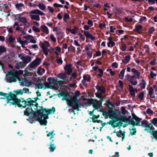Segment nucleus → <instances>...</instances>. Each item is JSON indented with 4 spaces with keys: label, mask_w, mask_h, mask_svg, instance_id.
Returning a JSON list of instances; mask_svg holds the SVG:
<instances>
[{
    "label": "nucleus",
    "mask_w": 157,
    "mask_h": 157,
    "mask_svg": "<svg viewBox=\"0 0 157 157\" xmlns=\"http://www.w3.org/2000/svg\"><path fill=\"white\" fill-rule=\"evenodd\" d=\"M54 140H52V142L50 143V147H49V149H50L49 150L51 152L54 151L56 149V145L54 144V143L52 142L54 141Z\"/></svg>",
    "instance_id": "22"
},
{
    "label": "nucleus",
    "mask_w": 157,
    "mask_h": 157,
    "mask_svg": "<svg viewBox=\"0 0 157 157\" xmlns=\"http://www.w3.org/2000/svg\"><path fill=\"white\" fill-rule=\"evenodd\" d=\"M23 38L27 40L31 39L32 38H33V37L32 36L29 35L27 36H23Z\"/></svg>",
    "instance_id": "53"
},
{
    "label": "nucleus",
    "mask_w": 157,
    "mask_h": 157,
    "mask_svg": "<svg viewBox=\"0 0 157 157\" xmlns=\"http://www.w3.org/2000/svg\"><path fill=\"white\" fill-rule=\"evenodd\" d=\"M48 81L49 82L45 83V85L47 88H53L55 89H58V85L56 84L57 79H55L53 77H49L48 79Z\"/></svg>",
    "instance_id": "5"
},
{
    "label": "nucleus",
    "mask_w": 157,
    "mask_h": 157,
    "mask_svg": "<svg viewBox=\"0 0 157 157\" xmlns=\"http://www.w3.org/2000/svg\"><path fill=\"white\" fill-rule=\"evenodd\" d=\"M12 96L10 98H8L7 99V101L6 103L7 104H8L9 103H11V102H10V101H13L12 102H16L17 101L19 100H21L20 99H19L18 98L17 95L18 94H12Z\"/></svg>",
    "instance_id": "11"
},
{
    "label": "nucleus",
    "mask_w": 157,
    "mask_h": 157,
    "mask_svg": "<svg viewBox=\"0 0 157 157\" xmlns=\"http://www.w3.org/2000/svg\"><path fill=\"white\" fill-rule=\"evenodd\" d=\"M25 67V65L21 62L17 63H15V68L16 69H19L20 68H22Z\"/></svg>",
    "instance_id": "15"
},
{
    "label": "nucleus",
    "mask_w": 157,
    "mask_h": 157,
    "mask_svg": "<svg viewBox=\"0 0 157 157\" xmlns=\"http://www.w3.org/2000/svg\"><path fill=\"white\" fill-rule=\"evenodd\" d=\"M17 77H16V75H15L11 77L10 78H7L6 82L9 83L15 82L17 81Z\"/></svg>",
    "instance_id": "20"
},
{
    "label": "nucleus",
    "mask_w": 157,
    "mask_h": 157,
    "mask_svg": "<svg viewBox=\"0 0 157 157\" xmlns=\"http://www.w3.org/2000/svg\"><path fill=\"white\" fill-rule=\"evenodd\" d=\"M125 132L124 131L122 132L121 130H120L119 132L117 134V136L119 137H121V135H122V136H125Z\"/></svg>",
    "instance_id": "33"
},
{
    "label": "nucleus",
    "mask_w": 157,
    "mask_h": 157,
    "mask_svg": "<svg viewBox=\"0 0 157 157\" xmlns=\"http://www.w3.org/2000/svg\"><path fill=\"white\" fill-rule=\"evenodd\" d=\"M23 60V61L22 62L25 65V64L30 62L31 60V58L30 56H25Z\"/></svg>",
    "instance_id": "19"
},
{
    "label": "nucleus",
    "mask_w": 157,
    "mask_h": 157,
    "mask_svg": "<svg viewBox=\"0 0 157 157\" xmlns=\"http://www.w3.org/2000/svg\"><path fill=\"white\" fill-rule=\"evenodd\" d=\"M115 44V43L113 41H109L107 43V45L109 47H113Z\"/></svg>",
    "instance_id": "46"
},
{
    "label": "nucleus",
    "mask_w": 157,
    "mask_h": 157,
    "mask_svg": "<svg viewBox=\"0 0 157 157\" xmlns=\"http://www.w3.org/2000/svg\"><path fill=\"white\" fill-rule=\"evenodd\" d=\"M95 88L98 91H101V93H104L105 92V88L103 86H99L98 85L95 86Z\"/></svg>",
    "instance_id": "17"
},
{
    "label": "nucleus",
    "mask_w": 157,
    "mask_h": 157,
    "mask_svg": "<svg viewBox=\"0 0 157 157\" xmlns=\"http://www.w3.org/2000/svg\"><path fill=\"white\" fill-rule=\"evenodd\" d=\"M101 112H102V115L104 117H109L110 118H112L111 116H110V113H109V112H107L106 111H103L102 110L101 111Z\"/></svg>",
    "instance_id": "36"
},
{
    "label": "nucleus",
    "mask_w": 157,
    "mask_h": 157,
    "mask_svg": "<svg viewBox=\"0 0 157 157\" xmlns=\"http://www.w3.org/2000/svg\"><path fill=\"white\" fill-rule=\"evenodd\" d=\"M103 93H95V94L97 97L98 98H101V97L102 96V94Z\"/></svg>",
    "instance_id": "54"
},
{
    "label": "nucleus",
    "mask_w": 157,
    "mask_h": 157,
    "mask_svg": "<svg viewBox=\"0 0 157 157\" xmlns=\"http://www.w3.org/2000/svg\"><path fill=\"white\" fill-rule=\"evenodd\" d=\"M87 103L90 105H92V106L94 108L96 109H98L99 107L101 106L102 105V102H101V101L93 98L88 99Z\"/></svg>",
    "instance_id": "6"
},
{
    "label": "nucleus",
    "mask_w": 157,
    "mask_h": 157,
    "mask_svg": "<svg viewBox=\"0 0 157 157\" xmlns=\"http://www.w3.org/2000/svg\"><path fill=\"white\" fill-rule=\"evenodd\" d=\"M53 6L55 7H61L62 8L63 7V6L60 4H58L57 3H55L53 4Z\"/></svg>",
    "instance_id": "63"
},
{
    "label": "nucleus",
    "mask_w": 157,
    "mask_h": 157,
    "mask_svg": "<svg viewBox=\"0 0 157 157\" xmlns=\"http://www.w3.org/2000/svg\"><path fill=\"white\" fill-rule=\"evenodd\" d=\"M151 123H149L148 121L144 120L141 121V126L145 128L144 130L147 133H150L151 135L153 130L155 128L153 127V125H154L157 124V118H154L153 119L150 120Z\"/></svg>",
    "instance_id": "2"
},
{
    "label": "nucleus",
    "mask_w": 157,
    "mask_h": 157,
    "mask_svg": "<svg viewBox=\"0 0 157 157\" xmlns=\"http://www.w3.org/2000/svg\"><path fill=\"white\" fill-rule=\"evenodd\" d=\"M146 113L148 114H153V111L149 108L147 109Z\"/></svg>",
    "instance_id": "59"
},
{
    "label": "nucleus",
    "mask_w": 157,
    "mask_h": 157,
    "mask_svg": "<svg viewBox=\"0 0 157 157\" xmlns=\"http://www.w3.org/2000/svg\"><path fill=\"white\" fill-rule=\"evenodd\" d=\"M50 38L51 40L53 42H56V38L54 37L53 34H51Z\"/></svg>",
    "instance_id": "55"
},
{
    "label": "nucleus",
    "mask_w": 157,
    "mask_h": 157,
    "mask_svg": "<svg viewBox=\"0 0 157 157\" xmlns=\"http://www.w3.org/2000/svg\"><path fill=\"white\" fill-rule=\"evenodd\" d=\"M132 117L131 120H130L131 118V116H129L128 118L127 117L128 123L132 125L133 127H134L135 126H141L140 122L142 119L137 117L134 113H132Z\"/></svg>",
    "instance_id": "3"
},
{
    "label": "nucleus",
    "mask_w": 157,
    "mask_h": 157,
    "mask_svg": "<svg viewBox=\"0 0 157 157\" xmlns=\"http://www.w3.org/2000/svg\"><path fill=\"white\" fill-rule=\"evenodd\" d=\"M118 84L119 86L121 87V89L123 90L124 86H123V83L122 81L121 80H119L118 81Z\"/></svg>",
    "instance_id": "51"
},
{
    "label": "nucleus",
    "mask_w": 157,
    "mask_h": 157,
    "mask_svg": "<svg viewBox=\"0 0 157 157\" xmlns=\"http://www.w3.org/2000/svg\"><path fill=\"white\" fill-rule=\"evenodd\" d=\"M146 85V83H142L140 82L139 84V86L142 89H145Z\"/></svg>",
    "instance_id": "52"
},
{
    "label": "nucleus",
    "mask_w": 157,
    "mask_h": 157,
    "mask_svg": "<svg viewBox=\"0 0 157 157\" xmlns=\"http://www.w3.org/2000/svg\"><path fill=\"white\" fill-rule=\"evenodd\" d=\"M17 19L19 21L23 22L25 24H26L28 22L27 20L25 17H21L20 15L18 17Z\"/></svg>",
    "instance_id": "21"
},
{
    "label": "nucleus",
    "mask_w": 157,
    "mask_h": 157,
    "mask_svg": "<svg viewBox=\"0 0 157 157\" xmlns=\"http://www.w3.org/2000/svg\"><path fill=\"white\" fill-rule=\"evenodd\" d=\"M151 135H152L156 140H157V130L155 131L153 130Z\"/></svg>",
    "instance_id": "39"
},
{
    "label": "nucleus",
    "mask_w": 157,
    "mask_h": 157,
    "mask_svg": "<svg viewBox=\"0 0 157 157\" xmlns=\"http://www.w3.org/2000/svg\"><path fill=\"white\" fill-rule=\"evenodd\" d=\"M70 107H71L74 110H76L77 111L80 110L79 108L83 106V104L79 102V101L77 97L75 96H73L72 98V100L70 104Z\"/></svg>",
    "instance_id": "4"
},
{
    "label": "nucleus",
    "mask_w": 157,
    "mask_h": 157,
    "mask_svg": "<svg viewBox=\"0 0 157 157\" xmlns=\"http://www.w3.org/2000/svg\"><path fill=\"white\" fill-rule=\"evenodd\" d=\"M69 18L70 16L67 13H65L63 16V21L65 22H67V20H69Z\"/></svg>",
    "instance_id": "35"
},
{
    "label": "nucleus",
    "mask_w": 157,
    "mask_h": 157,
    "mask_svg": "<svg viewBox=\"0 0 157 157\" xmlns=\"http://www.w3.org/2000/svg\"><path fill=\"white\" fill-rule=\"evenodd\" d=\"M67 95L68 98H71L72 97V96L70 95L68 91H63L61 92H60L58 94V97H63L65 96L66 95Z\"/></svg>",
    "instance_id": "16"
},
{
    "label": "nucleus",
    "mask_w": 157,
    "mask_h": 157,
    "mask_svg": "<svg viewBox=\"0 0 157 157\" xmlns=\"http://www.w3.org/2000/svg\"><path fill=\"white\" fill-rule=\"evenodd\" d=\"M156 59H154L152 60L150 62V63L151 65L155 66L156 64Z\"/></svg>",
    "instance_id": "62"
},
{
    "label": "nucleus",
    "mask_w": 157,
    "mask_h": 157,
    "mask_svg": "<svg viewBox=\"0 0 157 157\" xmlns=\"http://www.w3.org/2000/svg\"><path fill=\"white\" fill-rule=\"evenodd\" d=\"M56 83L58 84L60 86H62L64 84V82L61 80L58 81L57 79V81H56Z\"/></svg>",
    "instance_id": "60"
},
{
    "label": "nucleus",
    "mask_w": 157,
    "mask_h": 157,
    "mask_svg": "<svg viewBox=\"0 0 157 157\" xmlns=\"http://www.w3.org/2000/svg\"><path fill=\"white\" fill-rule=\"evenodd\" d=\"M154 90L152 87H150L149 88V90L148 91V94H147L149 95L150 96H152L153 95V94L154 93Z\"/></svg>",
    "instance_id": "49"
},
{
    "label": "nucleus",
    "mask_w": 157,
    "mask_h": 157,
    "mask_svg": "<svg viewBox=\"0 0 157 157\" xmlns=\"http://www.w3.org/2000/svg\"><path fill=\"white\" fill-rule=\"evenodd\" d=\"M40 115L42 112H46L47 114H50L52 113H55L56 111L55 108L54 107H53L51 109L44 108L42 106H40Z\"/></svg>",
    "instance_id": "9"
},
{
    "label": "nucleus",
    "mask_w": 157,
    "mask_h": 157,
    "mask_svg": "<svg viewBox=\"0 0 157 157\" xmlns=\"http://www.w3.org/2000/svg\"><path fill=\"white\" fill-rule=\"evenodd\" d=\"M21 102V100H19L15 102H11V104H10V105H16L18 107H22L23 108H25L26 106H25V105H23L21 104H20V103Z\"/></svg>",
    "instance_id": "13"
},
{
    "label": "nucleus",
    "mask_w": 157,
    "mask_h": 157,
    "mask_svg": "<svg viewBox=\"0 0 157 157\" xmlns=\"http://www.w3.org/2000/svg\"><path fill=\"white\" fill-rule=\"evenodd\" d=\"M125 77V80L128 82H129L132 85H135L137 84V82L136 80H135L134 81H132L131 76L129 74H128L126 75Z\"/></svg>",
    "instance_id": "12"
},
{
    "label": "nucleus",
    "mask_w": 157,
    "mask_h": 157,
    "mask_svg": "<svg viewBox=\"0 0 157 157\" xmlns=\"http://www.w3.org/2000/svg\"><path fill=\"white\" fill-rule=\"evenodd\" d=\"M47 123V120L42 119L41 117H40V124L41 125H44L46 126Z\"/></svg>",
    "instance_id": "31"
},
{
    "label": "nucleus",
    "mask_w": 157,
    "mask_h": 157,
    "mask_svg": "<svg viewBox=\"0 0 157 157\" xmlns=\"http://www.w3.org/2000/svg\"><path fill=\"white\" fill-rule=\"evenodd\" d=\"M24 6V4L22 3H17L15 5L16 8L18 10H20V7H23Z\"/></svg>",
    "instance_id": "42"
},
{
    "label": "nucleus",
    "mask_w": 157,
    "mask_h": 157,
    "mask_svg": "<svg viewBox=\"0 0 157 157\" xmlns=\"http://www.w3.org/2000/svg\"><path fill=\"white\" fill-rule=\"evenodd\" d=\"M22 82L24 85L26 86H29L31 85V82L29 81V80L27 79H23Z\"/></svg>",
    "instance_id": "25"
},
{
    "label": "nucleus",
    "mask_w": 157,
    "mask_h": 157,
    "mask_svg": "<svg viewBox=\"0 0 157 157\" xmlns=\"http://www.w3.org/2000/svg\"><path fill=\"white\" fill-rule=\"evenodd\" d=\"M68 96L66 95H65V96L63 97V98H62V101L65 100L67 101L68 102V106L69 107H70V104L71 103L72 100V98L73 97L72 96V97L70 98V99L68 98Z\"/></svg>",
    "instance_id": "14"
},
{
    "label": "nucleus",
    "mask_w": 157,
    "mask_h": 157,
    "mask_svg": "<svg viewBox=\"0 0 157 157\" xmlns=\"http://www.w3.org/2000/svg\"><path fill=\"white\" fill-rule=\"evenodd\" d=\"M115 122H114L113 121H113L110 120L109 121L107 122L106 123V124H109L111 125L112 126H113V127L114 128H115L116 127H117L118 126V125L115 126V125H113V124Z\"/></svg>",
    "instance_id": "44"
},
{
    "label": "nucleus",
    "mask_w": 157,
    "mask_h": 157,
    "mask_svg": "<svg viewBox=\"0 0 157 157\" xmlns=\"http://www.w3.org/2000/svg\"><path fill=\"white\" fill-rule=\"evenodd\" d=\"M129 130L130 131L129 135L133 136L136 135V128L133 127L132 129L129 128Z\"/></svg>",
    "instance_id": "32"
},
{
    "label": "nucleus",
    "mask_w": 157,
    "mask_h": 157,
    "mask_svg": "<svg viewBox=\"0 0 157 157\" xmlns=\"http://www.w3.org/2000/svg\"><path fill=\"white\" fill-rule=\"evenodd\" d=\"M31 18L32 20H36L39 21V15H30Z\"/></svg>",
    "instance_id": "29"
},
{
    "label": "nucleus",
    "mask_w": 157,
    "mask_h": 157,
    "mask_svg": "<svg viewBox=\"0 0 157 157\" xmlns=\"http://www.w3.org/2000/svg\"><path fill=\"white\" fill-rule=\"evenodd\" d=\"M41 31L46 34H48L49 33L48 28L45 25H44L41 27Z\"/></svg>",
    "instance_id": "24"
},
{
    "label": "nucleus",
    "mask_w": 157,
    "mask_h": 157,
    "mask_svg": "<svg viewBox=\"0 0 157 157\" xmlns=\"http://www.w3.org/2000/svg\"><path fill=\"white\" fill-rule=\"evenodd\" d=\"M142 26L140 25H136L135 27V29L134 31L138 32H140L142 30Z\"/></svg>",
    "instance_id": "27"
},
{
    "label": "nucleus",
    "mask_w": 157,
    "mask_h": 157,
    "mask_svg": "<svg viewBox=\"0 0 157 157\" xmlns=\"http://www.w3.org/2000/svg\"><path fill=\"white\" fill-rule=\"evenodd\" d=\"M37 96L34 98H29L26 101L24 98H20L21 102H25V106L27 105L28 107L24 111V115L29 116L30 119L29 122L31 124L36 123V121L39 122V109H37L38 104L37 103V100H39L38 97L39 96V91L38 90L36 92Z\"/></svg>",
    "instance_id": "1"
},
{
    "label": "nucleus",
    "mask_w": 157,
    "mask_h": 157,
    "mask_svg": "<svg viewBox=\"0 0 157 157\" xmlns=\"http://www.w3.org/2000/svg\"><path fill=\"white\" fill-rule=\"evenodd\" d=\"M83 78L85 80H86L88 82H90V81L91 78L90 75H84Z\"/></svg>",
    "instance_id": "37"
},
{
    "label": "nucleus",
    "mask_w": 157,
    "mask_h": 157,
    "mask_svg": "<svg viewBox=\"0 0 157 157\" xmlns=\"http://www.w3.org/2000/svg\"><path fill=\"white\" fill-rule=\"evenodd\" d=\"M46 8L45 6L42 4L40 3V9L42 10H44Z\"/></svg>",
    "instance_id": "64"
},
{
    "label": "nucleus",
    "mask_w": 157,
    "mask_h": 157,
    "mask_svg": "<svg viewBox=\"0 0 157 157\" xmlns=\"http://www.w3.org/2000/svg\"><path fill=\"white\" fill-rule=\"evenodd\" d=\"M39 65V58H37L36 59L32 62L29 65L31 68L37 67Z\"/></svg>",
    "instance_id": "10"
},
{
    "label": "nucleus",
    "mask_w": 157,
    "mask_h": 157,
    "mask_svg": "<svg viewBox=\"0 0 157 157\" xmlns=\"http://www.w3.org/2000/svg\"><path fill=\"white\" fill-rule=\"evenodd\" d=\"M90 118L92 119V121L93 123H96V120H97L98 119L96 117V115H94L92 117H90Z\"/></svg>",
    "instance_id": "56"
},
{
    "label": "nucleus",
    "mask_w": 157,
    "mask_h": 157,
    "mask_svg": "<svg viewBox=\"0 0 157 157\" xmlns=\"http://www.w3.org/2000/svg\"><path fill=\"white\" fill-rule=\"evenodd\" d=\"M54 132V130H53V131H51L49 132L47 135V136L48 137H49L51 136V137H50V140L52 139L54 137V136L53 135V133Z\"/></svg>",
    "instance_id": "43"
},
{
    "label": "nucleus",
    "mask_w": 157,
    "mask_h": 157,
    "mask_svg": "<svg viewBox=\"0 0 157 157\" xmlns=\"http://www.w3.org/2000/svg\"><path fill=\"white\" fill-rule=\"evenodd\" d=\"M130 56L128 55L125 56L124 58L122 59V62L125 64L127 63L130 60Z\"/></svg>",
    "instance_id": "26"
},
{
    "label": "nucleus",
    "mask_w": 157,
    "mask_h": 157,
    "mask_svg": "<svg viewBox=\"0 0 157 157\" xmlns=\"http://www.w3.org/2000/svg\"><path fill=\"white\" fill-rule=\"evenodd\" d=\"M32 29L33 31L37 32H39V29L37 28L36 26H33Z\"/></svg>",
    "instance_id": "61"
},
{
    "label": "nucleus",
    "mask_w": 157,
    "mask_h": 157,
    "mask_svg": "<svg viewBox=\"0 0 157 157\" xmlns=\"http://www.w3.org/2000/svg\"><path fill=\"white\" fill-rule=\"evenodd\" d=\"M84 34L85 35V36H86V37H87L88 38H89L90 37L91 35V34H90L89 32L88 31H84Z\"/></svg>",
    "instance_id": "50"
},
{
    "label": "nucleus",
    "mask_w": 157,
    "mask_h": 157,
    "mask_svg": "<svg viewBox=\"0 0 157 157\" xmlns=\"http://www.w3.org/2000/svg\"><path fill=\"white\" fill-rule=\"evenodd\" d=\"M128 90L130 93V94L133 97L135 96L136 94L134 90V89L132 86L130 84L128 85Z\"/></svg>",
    "instance_id": "18"
},
{
    "label": "nucleus",
    "mask_w": 157,
    "mask_h": 157,
    "mask_svg": "<svg viewBox=\"0 0 157 157\" xmlns=\"http://www.w3.org/2000/svg\"><path fill=\"white\" fill-rule=\"evenodd\" d=\"M101 55V53L100 51H98L96 52V53L95 55L94 54L93 55V58L95 57V56H100Z\"/></svg>",
    "instance_id": "58"
},
{
    "label": "nucleus",
    "mask_w": 157,
    "mask_h": 157,
    "mask_svg": "<svg viewBox=\"0 0 157 157\" xmlns=\"http://www.w3.org/2000/svg\"><path fill=\"white\" fill-rule=\"evenodd\" d=\"M144 91L141 92L139 94L138 97L140 98V99L141 100H144Z\"/></svg>",
    "instance_id": "45"
},
{
    "label": "nucleus",
    "mask_w": 157,
    "mask_h": 157,
    "mask_svg": "<svg viewBox=\"0 0 157 157\" xmlns=\"http://www.w3.org/2000/svg\"><path fill=\"white\" fill-rule=\"evenodd\" d=\"M30 13L31 14H37L39 15V10L37 9H35L34 10H31L30 11Z\"/></svg>",
    "instance_id": "38"
},
{
    "label": "nucleus",
    "mask_w": 157,
    "mask_h": 157,
    "mask_svg": "<svg viewBox=\"0 0 157 157\" xmlns=\"http://www.w3.org/2000/svg\"><path fill=\"white\" fill-rule=\"evenodd\" d=\"M121 113L123 115H125L126 113V110L124 106H122L121 108Z\"/></svg>",
    "instance_id": "47"
},
{
    "label": "nucleus",
    "mask_w": 157,
    "mask_h": 157,
    "mask_svg": "<svg viewBox=\"0 0 157 157\" xmlns=\"http://www.w3.org/2000/svg\"><path fill=\"white\" fill-rule=\"evenodd\" d=\"M155 31V28L154 27H151L148 30L149 33L151 34H152L153 32Z\"/></svg>",
    "instance_id": "48"
},
{
    "label": "nucleus",
    "mask_w": 157,
    "mask_h": 157,
    "mask_svg": "<svg viewBox=\"0 0 157 157\" xmlns=\"http://www.w3.org/2000/svg\"><path fill=\"white\" fill-rule=\"evenodd\" d=\"M49 45L48 42L45 41L44 43L42 44L41 47L43 49H46V48Z\"/></svg>",
    "instance_id": "34"
},
{
    "label": "nucleus",
    "mask_w": 157,
    "mask_h": 157,
    "mask_svg": "<svg viewBox=\"0 0 157 157\" xmlns=\"http://www.w3.org/2000/svg\"><path fill=\"white\" fill-rule=\"evenodd\" d=\"M15 74L16 76H18L20 75H22L23 74V71L22 70H20L18 71H15Z\"/></svg>",
    "instance_id": "41"
},
{
    "label": "nucleus",
    "mask_w": 157,
    "mask_h": 157,
    "mask_svg": "<svg viewBox=\"0 0 157 157\" xmlns=\"http://www.w3.org/2000/svg\"><path fill=\"white\" fill-rule=\"evenodd\" d=\"M125 69H123L121 71L119 75V78L121 79H123L124 78V74L125 72Z\"/></svg>",
    "instance_id": "28"
},
{
    "label": "nucleus",
    "mask_w": 157,
    "mask_h": 157,
    "mask_svg": "<svg viewBox=\"0 0 157 157\" xmlns=\"http://www.w3.org/2000/svg\"><path fill=\"white\" fill-rule=\"evenodd\" d=\"M134 75L136 76V79H139V77L140 76V73L137 70L136 72V73H135L134 74Z\"/></svg>",
    "instance_id": "57"
},
{
    "label": "nucleus",
    "mask_w": 157,
    "mask_h": 157,
    "mask_svg": "<svg viewBox=\"0 0 157 157\" xmlns=\"http://www.w3.org/2000/svg\"><path fill=\"white\" fill-rule=\"evenodd\" d=\"M127 120V117L125 116V115H120L119 116H116L114 117V119H113L114 122H117L118 121L120 122L118 123L121 126L122 125V122H125L126 123H128Z\"/></svg>",
    "instance_id": "7"
},
{
    "label": "nucleus",
    "mask_w": 157,
    "mask_h": 157,
    "mask_svg": "<svg viewBox=\"0 0 157 157\" xmlns=\"http://www.w3.org/2000/svg\"><path fill=\"white\" fill-rule=\"evenodd\" d=\"M40 116L41 117H40L42 118L43 117L44 118V119L47 120L49 118L48 114L46 113V112H42V114H40Z\"/></svg>",
    "instance_id": "30"
},
{
    "label": "nucleus",
    "mask_w": 157,
    "mask_h": 157,
    "mask_svg": "<svg viewBox=\"0 0 157 157\" xmlns=\"http://www.w3.org/2000/svg\"><path fill=\"white\" fill-rule=\"evenodd\" d=\"M13 92H15L17 94L19 95L20 94L21 95H22L23 93V90L21 89L17 90L16 91L14 90Z\"/></svg>",
    "instance_id": "40"
},
{
    "label": "nucleus",
    "mask_w": 157,
    "mask_h": 157,
    "mask_svg": "<svg viewBox=\"0 0 157 157\" xmlns=\"http://www.w3.org/2000/svg\"><path fill=\"white\" fill-rule=\"evenodd\" d=\"M109 113H110V116H111L112 118L113 117L114 118V117L117 116L116 115V111L115 110L113 111L111 108H109Z\"/></svg>",
    "instance_id": "23"
},
{
    "label": "nucleus",
    "mask_w": 157,
    "mask_h": 157,
    "mask_svg": "<svg viewBox=\"0 0 157 157\" xmlns=\"http://www.w3.org/2000/svg\"><path fill=\"white\" fill-rule=\"evenodd\" d=\"M15 40V38L13 37L12 36L10 35L7 40L6 42L8 44L9 47H10V48L14 49H20V47H18L17 46H16L14 43L12 44Z\"/></svg>",
    "instance_id": "8"
}]
</instances>
